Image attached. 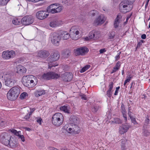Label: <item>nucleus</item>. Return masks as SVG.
I'll return each instance as SVG.
<instances>
[{"label":"nucleus","mask_w":150,"mask_h":150,"mask_svg":"<svg viewBox=\"0 0 150 150\" xmlns=\"http://www.w3.org/2000/svg\"><path fill=\"white\" fill-rule=\"evenodd\" d=\"M22 82L25 86L30 88L35 86L36 84L37 81L36 77L32 75L23 76L22 79Z\"/></svg>","instance_id":"nucleus-1"},{"label":"nucleus","mask_w":150,"mask_h":150,"mask_svg":"<svg viewBox=\"0 0 150 150\" xmlns=\"http://www.w3.org/2000/svg\"><path fill=\"white\" fill-rule=\"evenodd\" d=\"M135 0H123L119 4L121 11L125 13L130 11L133 7L132 4Z\"/></svg>","instance_id":"nucleus-2"},{"label":"nucleus","mask_w":150,"mask_h":150,"mask_svg":"<svg viewBox=\"0 0 150 150\" xmlns=\"http://www.w3.org/2000/svg\"><path fill=\"white\" fill-rule=\"evenodd\" d=\"M20 92L19 88L17 86H14L11 88L7 93V98L10 100H15L18 97Z\"/></svg>","instance_id":"nucleus-3"},{"label":"nucleus","mask_w":150,"mask_h":150,"mask_svg":"<svg viewBox=\"0 0 150 150\" xmlns=\"http://www.w3.org/2000/svg\"><path fill=\"white\" fill-rule=\"evenodd\" d=\"M63 120V116L60 113L57 112L55 113L52 117V123L56 127H59L62 125Z\"/></svg>","instance_id":"nucleus-4"},{"label":"nucleus","mask_w":150,"mask_h":150,"mask_svg":"<svg viewBox=\"0 0 150 150\" xmlns=\"http://www.w3.org/2000/svg\"><path fill=\"white\" fill-rule=\"evenodd\" d=\"M59 74L53 71H49L44 73L42 76V78L44 79L50 80L54 79H57L60 78Z\"/></svg>","instance_id":"nucleus-5"},{"label":"nucleus","mask_w":150,"mask_h":150,"mask_svg":"<svg viewBox=\"0 0 150 150\" xmlns=\"http://www.w3.org/2000/svg\"><path fill=\"white\" fill-rule=\"evenodd\" d=\"M66 131L69 133L77 134L80 132V128L77 124L70 125L69 127H64Z\"/></svg>","instance_id":"nucleus-6"},{"label":"nucleus","mask_w":150,"mask_h":150,"mask_svg":"<svg viewBox=\"0 0 150 150\" xmlns=\"http://www.w3.org/2000/svg\"><path fill=\"white\" fill-rule=\"evenodd\" d=\"M11 136L6 133L2 134L0 136V141L3 144L8 146Z\"/></svg>","instance_id":"nucleus-7"},{"label":"nucleus","mask_w":150,"mask_h":150,"mask_svg":"<svg viewBox=\"0 0 150 150\" xmlns=\"http://www.w3.org/2000/svg\"><path fill=\"white\" fill-rule=\"evenodd\" d=\"M50 37L52 43L56 46H58L61 40L59 35L56 33H51Z\"/></svg>","instance_id":"nucleus-8"},{"label":"nucleus","mask_w":150,"mask_h":150,"mask_svg":"<svg viewBox=\"0 0 150 150\" xmlns=\"http://www.w3.org/2000/svg\"><path fill=\"white\" fill-rule=\"evenodd\" d=\"M106 19V17L103 15H100L96 18L93 23V25L95 26L101 25Z\"/></svg>","instance_id":"nucleus-9"},{"label":"nucleus","mask_w":150,"mask_h":150,"mask_svg":"<svg viewBox=\"0 0 150 150\" xmlns=\"http://www.w3.org/2000/svg\"><path fill=\"white\" fill-rule=\"evenodd\" d=\"M34 19L31 16H26L22 18L21 21V23L24 25H27L32 24Z\"/></svg>","instance_id":"nucleus-10"},{"label":"nucleus","mask_w":150,"mask_h":150,"mask_svg":"<svg viewBox=\"0 0 150 150\" xmlns=\"http://www.w3.org/2000/svg\"><path fill=\"white\" fill-rule=\"evenodd\" d=\"M79 29L75 26L72 27L71 29V34L70 37L73 40H77L79 38Z\"/></svg>","instance_id":"nucleus-11"},{"label":"nucleus","mask_w":150,"mask_h":150,"mask_svg":"<svg viewBox=\"0 0 150 150\" xmlns=\"http://www.w3.org/2000/svg\"><path fill=\"white\" fill-rule=\"evenodd\" d=\"M15 52L13 51H6L3 52L2 57L5 59H8L13 58L15 56Z\"/></svg>","instance_id":"nucleus-12"},{"label":"nucleus","mask_w":150,"mask_h":150,"mask_svg":"<svg viewBox=\"0 0 150 150\" xmlns=\"http://www.w3.org/2000/svg\"><path fill=\"white\" fill-rule=\"evenodd\" d=\"M49 16L47 11H38L36 13V17L39 19L43 20Z\"/></svg>","instance_id":"nucleus-13"},{"label":"nucleus","mask_w":150,"mask_h":150,"mask_svg":"<svg viewBox=\"0 0 150 150\" xmlns=\"http://www.w3.org/2000/svg\"><path fill=\"white\" fill-rule=\"evenodd\" d=\"M88 50V49L86 47L77 48L76 50H74L75 54L76 56L80 55H83L87 53Z\"/></svg>","instance_id":"nucleus-14"},{"label":"nucleus","mask_w":150,"mask_h":150,"mask_svg":"<svg viewBox=\"0 0 150 150\" xmlns=\"http://www.w3.org/2000/svg\"><path fill=\"white\" fill-rule=\"evenodd\" d=\"M131 127V126L128 125L127 123L125 125H122L119 129V132L121 134H123L124 133L127 132L129 129Z\"/></svg>","instance_id":"nucleus-15"},{"label":"nucleus","mask_w":150,"mask_h":150,"mask_svg":"<svg viewBox=\"0 0 150 150\" xmlns=\"http://www.w3.org/2000/svg\"><path fill=\"white\" fill-rule=\"evenodd\" d=\"M62 78L65 81H70L73 78L71 73L69 72H66L62 76Z\"/></svg>","instance_id":"nucleus-16"},{"label":"nucleus","mask_w":150,"mask_h":150,"mask_svg":"<svg viewBox=\"0 0 150 150\" xmlns=\"http://www.w3.org/2000/svg\"><path fill=\"white\" fill-rule=\"evenodd\" d=\"M18 143L16 138L11 137L9 141L8 146L12 148H15L18 146Z\"/></svg>","instance_id":"nucleus-17"},{"label":"nucleus","mask_w":150,"mask_h":150,"mask_svg":"<svg viewBox=\"0 0 150 150\" xmlns=\"http://www.w3.org/2000/svg\"><path fill=\"white\" fill-rule=\"evenodd\" d=\"M59 55L57 52H54L47 58V60L48 61H56L59 59Z\"/></svg>","instance_id":"nucleus-18"},{"label":"nucleus","mask_w":150,"mask_h":150,"mask_svg":"<svg viewBox=\"0 0 150 150\" xmlns=\"http://www.w3.org/2000/svg\"><path fill=\"white\" fill-rule=\"evenodd\" d=\"M10 131L15 135L18 137L19 138L21 139L22 141L23 142L25 141L24 137L23 135H21V132L20 131L17 132L16 130L14 129H10Z\"/></svg>","instance_id":"nucleus-19"},{"label":"nucleus","mask_w":150,"mask_h":150,"mask_svg":"<svg viewBox=\"0 0 150 150\" xmlns=\"http://www.w3.org/2000/svg\"><path fill=\"white\" fill-rule=\"evenodd\" d=\"M57 6L55 5L54 4H52L48 6L47 9V12L49 13H57L56 12V6Z\"/></svg>","instance_id":"nucleus-20"},{"label":"nucleus","mask_w":150,"mask_h":150,"mask_svg":"<svg viewBox=\"0 0 150 150\" xmlns=\"http://www.w3.org/2000/svg\"><path fill=\"white\" fill-rule=\"evenodd\" d=\"M50 54L49 52L46 50L40 51L38 53V56L41 58H45L48 57Z\"/></svg>","instance_id":"nucleus-21"},{"label":"nucleus","mask_w":150,"mask_h":150,"mask_svg":"<svg viewBox=\"0 0 150 150\" xmlns=\"http://www.w3.org/2000/svg\"><path fill=\"white\" fill-rule=\"evenodd\" d=\"M70 125L72 124H77L79 123L78 118L74 115L71 116L69 118Z\"/></svg>","instance_id":"nucleus-22"},{"label":"nucleus","mask_w":150,"mask_h":150,"mask_svg":"<svg viewBox=\"0 0 150 150\" xmlns=\"http://www.w3.org/2000/svg\"><path fill=\"white\" fill-rule=\"evenodd\" d=\"M60 36L61 37V39L62 38L63 40H67L69 39L70 36L67 32L63 31L60 34Z\"/></svg>","instance_id":"nucleus-23"},{"label":"nucleus","mask_w":150,"mask_h":150,"mask_svg":"<svg viewBox=\"0 0 150 150\" xmlns=\"http://www.w3.org/2000/svg\"><path fill=\"white\" fill-rule=\"evenodd\" d=\"M128 106V115L129 116V117L130 119H131L132 122V123H133V124L134 125H137L138 124V123L137 122L136 120V118H135L132 115V112H131L130 110L131 109V107H129V105Z\"/></svg>","instance_id":"nucleus-24"},{"label":"nucleus","mask_w":150,"mask_h":150,"mask_svg":"<svg viewBox=\"0 0 150 150\" xmlns=\"http://www.w3.org/2000/svg\"><path fill=\"white\" fill-rule=\"evenodd\" d=\"M15 82V81L11 78L5 80L6 85L9 87H11L14 85Z\"/></svg>","instance_id":"nucleus-25"},{"label":"nucleus","mask_w":150,"mask_h":150,"mask_svg":"<svg viewBox=\"0 0 150 150\" xmlns=\"http://www.w3.org/2000/svg\"><path fill=\"white\" fill-rule=\"evenodd\" d=\"M17 73L20 74H22L25 73L26 71V69L25 68L21 65H18L17 67Z\"/></svg>","instance_id":"nucleus-26"},{"label":"nucleus","mask_w":150,"mask_h":150,"mask_svg":"<svg viewBox=\"0 0 150 150\" xmlns=\"http://www.w3.org/2000/svg\"><path fill=\"white\" fill-rule=\"evenodd\" d=\"M121 112L122 113L123 117L125 118V122L127 121V112L125 109L124 105L122 104L121 106Z\"/></svg>","instance_id":"nucleus-27"},{"label":"nucleus","mask_w":150,"mask_h":150,"mask_svg":"<svg viewBox=\"0 0 150 150\" xmlns=\"http://www.w3.org/2000/svg\"><path fill=\"white\" fill-rule=\"evenodd\" d=\"M71 54L70 51L68 49H65L62 52V56L64 58H68Z\"/></svg>","instance_id":"nucleus-28"},{"label":"nucleus","mask_w":150,"mask_h":150,"mask_svg":"<svg viewBox=\"0 0 150 150\" xmlns=\"http://www.w3.org/2000/svg\"><path fill=\"white\" fill-rule=\"evenodd\" d=\"M91 34L93 35L94 40L98 38L100 36V32L98 31H92L91 32Z\"/></svg>","instance_id":"nucleus-29"},{"label":"nucleus","mask_w":150,"mask_h":150,"mask_svg":"<svg viewBox=\"0 0 150 150\" xmlns=\"http://www.w3.org/2000/svg\"><path fill=\"white\" fill-rule=\"evenodd\" d=\"M121 16L119 15H117L115 19L114 23V26L115 28L118 27L119 25L120 22V19Z\"/></svg>","instance_id":"nucleus-30"},{"label":"nucleus","mask_w":150,"mask_h":150,"mask_svg":"<svg viewBox=\"0 0 150 150\" xmlns=\"http://www.w3.org/2000/svg\"><path fill=\"white\" fill-rule=\"evenodd\" d=\"M11 74L10 71H7L4 73L2 77H4L5 80L11 78Z\"/></svg>","instance_id":"nucleus-31"},{"label":"nucleus","mask_w":150,"mask_h":150,"mask_svg":"<svg viewBox=\"0 0 150 150\" xmlns=\"http://www.w3.org/2000/svg\"><path fill=\"white\" fill-rule=\"evenodd\" d=\"M45 91L43 90L37 91L35 92V95L36 97H38L42 95L45 94Z\"/></svg>","instance_id":"nucleus-32"},{"label":"nucleus","mask_w":150,"mask_h":150,"mask_svg":"<svg viewBox=\"0 0 150 150\" xmlns=\"http://www.w3.org/2000/svg\"><path fill=\"white\" fill-rule=\"evenodd\" d=\"M60 110H61L63 111L64 112L69 113V107L67 106H63L60 107Z\"/></svg>","instance_id":"nucleus-33"},{"label":"nucleus","mask_w":150,"mask_h":150,"mask_svg":"<svg viewBox=\"0 0 150 150\" xmlns=\"http://www.w3.org/2000/svg\"><path fill=\"white\" fill-rule=\"evenodd\" d=\"M100 108V107L99 105H94L92 108L91 110L93 112H96Z\"/></svg>","instance_id":"nucleus-34"},{"label":"nucleus","mask_w":150,"mask_h":150,"mask_svg":"<svg viewBox=\"0 0 150 150\" xmlns=\"http://www.w3.org/2000/svg\"><path fill=\"white\" fill-rule=\"evenodd\" d=\"M16 8L17 10L20 11L21 12H22L24 10L21 4L17 5L16 6Z\"/></svg>","instance_id":"nucleus-35"},{"label":"nucleus","mask_w":150,"mask_h":150,"mask_svg":"<svg viewBox=\"0 0 150 150\" xmlns=\"http://www.w3.org/2000/svg\"><path fill=\"white\" fill-rule=\"evenodd\" d=\"M50 25L52 28L55 27L58 25L57 22L56 21H51L50 23Z\"/></svg>","instance_id":"nucleus-36"},{"label":"nucleus","mask_w":150,"mask_h":150,"mask_svg":"<svg viewBox=\"0 0 150 150\" xmlns=\"http://www.w3.org/2000/svg\"><path fill=\"white\" fill-rule=\"evenodd\" d=\"M90 67V66L89 65H86L83 67L80 70V72L81 73L85 72V71L88 69Z\"/></svg>","instance_id":"nucleus-37"},{"label":"nucleus","mask_w":150,"mask_h":150,"mask_svg":"<svg viewBox=\"0 0 150 150\" xmlns=\"http://www.w3.org/2000/svg\"><path fill=\"white\" fill-rule=\"evenodd\" d=\"M10 0H0V5H6Z\"/></svg>","instance_id":"nucleus-38"},{"label":"nucleus","mask_w":150,"mask_h":150,"mask_svg":"<svg viewBox=\"0 0 150 150\" xmlns=\"http://www.w3.org/2000/svg\"><path fill=\"white\" fill-rule=\"evenodd\" d=\"M53 61H49L48 62V69H51L52 67H55L57 66V64H56L54 62H52Z\"/></svg>","instance_id":"nucleus-39"},{"label":"nucleus","mask_w":150,"mask_h":150,"mask_svg":"<svg viewBox=\"0 0 150 150\" xmlns=\"http://www.w3.org/2000/svg\"><path fill=\"white\" fill-rule=\"evenodd\" d=\"M112 122L116 124H121L122 123V121L119 118H115Z\"/></svg>","instance_id":"nucleus-40"},{"label":"nucleus","mask_w":150,"mask_h":150,"mask_svg":"<svg viewBox=\"0 0 150 150\" xmlns=\"http://www.w3.org/2000/svg\"><path fill=\"white\" fill-rule=\"evenodd\" d=\"M12 23L13 24L15 25H19L20 23V20L18 19H14L12 21Z\"/></svg>","instance_id":"nucleus-41"},{"label":"nucleus","mask_w":150,"mask_h":150,"mask_svg":"<svg viewBox=\"0 0 150 150\" xmlns=\"http://www.w3.org/2000/svg\"><path fill=\"white\" fill-rule=\"evenodd\" d=\"M93 35L91 34V32L90 33L88 37H86L85 39L86 41L90 39L93 38L94 39V37H93Z\"/></svg>","instance_id":"nucleus-42"},{"label":"nucleus","mask_w":150,"mask_h":150,"mask_svg":"<svg viewBox=\"0 0 150 150\" xmlns=\"http://www.w3.org/2000/svg\"><path fill=\"white\" fill-rule=\"evenodd\" d=\"M63 7L62 6H59L57 7H56V11L57 13L61 12L62 10Z\"/></svg>","instance_id":"nucleus-43"},{"label":"nucleus","mask_w":150,"mask_h":150,"mask_svg":"<svg viewBox=\"0 0 150 150\" xmlns=\"http://www.w3.org/2000/svg\"><path fill=\"white\" fill-rule=\"evenodd\" d=\"M143 134L146 137H147L150 135V133L148 130L146 129H144V130Z\"/></svg>","instance_id":"nucleus-44"},{"label":"nucleus","mask_w":150,"mask_h":150,"mask_svg":"<svg viewBox=\"0 0 150 150\" xmlns=\"http://www.w3.org/2000/svg\"><path fill=\"white\" fill-rule=\"evenodd\" d=\"M28 96V94L26 92H23L20 95V97L21 99L25 98Z\"/></svg>","instance_id":"nucleus-45"},{"label":"nucleus","mask_w":150,"mask_h":150,"mask_svg":"<svg viewBox=\"0 0 150 150\" xmlns=\"http://www.w3.org/2000/svg\"><path fill=\"white\" fill-rule=\"evenodd\" d=\"M112 94V91L108 90L107 91L106 95H107L108 96L109 98H110Z\"/></svg>","instance_id":"nucleus-46"},{"label":"nucleus","mask_w":150,"mask_h":150,"mask_svg":"<svg viewBox=\"0 0 150 150\" xmlns=\"http://www.w3.org/2000/svg\"><path fill=\"white\" fill-rule=\"evenodd\" d=\"M70 0H63L62 3L67 5H70Z\"/></svg>","instance_id":"nucleus-47"},{"label":"nucleus","mask_w":150,"mask_h":150,"mask_svg":"<svg viewBox=\"0 0 150 150\" xmlns=\"http://www.w3.org/2000/svg\"><path fill=\"white\" fill-rule=\"evenodd\" d=\"M4 123V120L0 117V127L3 126Z\"/></svg>","instance_id":"nucleus-48"},{"label":"nucleus","mask_w":150,"mask_h":150,"mask_svg":"<svg viewBox=\"0 0 150 150\" xmlns=\"http://www.w3.org/2000/svg\"><path fill=\"white\" fill-rule=\"evenodd\" d=\"M120 61H118L117 62V63L116 64L114 67H115V68H118V69H119L120 67Z\"/></svg>","instance_id":"nucleus-49"},{"label":"nucleus","mask_w":150,"mask_h":150,"mask_svg":"<svg viewBox=\"0 0 150 150\" xmlns=\"http://www.w3.org/2000/svg\"><path fill=\"white\" fill-rule=\"evenodd\" d=\"M113 82H110L109 84V90H111L112 89L113 87Z\"/></svg>","instance_id":"nucleus-50"},{"label":"nucleus","mask_w":150,"mask_h":150,"mask_svg":"<svg viewBox=\"0 0 150 150\" xmlns=\"http://www.w3.org/2000/svg\"><path fill=\"white\" fill-rule=\"evenodd\" d=\"M115 36V33L114 32H112L110 35H109L110 38V39H113L114 38Z\"/></svg>","instance_id":"nucleus-51"},{"label":"nucleus","mask_w":150,"mask_h":150,"mask_svg":"<svg viewBox=\"0 0 150 150\" xmlns=\"http://www.w3.org/2000/svg\"><path fill=\"white\" fill-rule=\"evenodd\" d=\"M96 13V11L93 10L90 12V14L92 16H94L95 15Z\"/></svg>","instance_id":"nucleus-52"},{"label":"nucleus","mask_w":150,"mask_h":150,"mask_svg":"<svg viewBox=\"0 0 150 150\" xmlns=\"http://www.w3.org/2000/svg\"><path fill=\"white\" fill-rule=\"evenodd\" d=\"M146 119L145 120V122L147 124H149V117L148 115H147L146 117Z\"/></svg>","instance_id":"nucleus-53"},{"label":"nucleus","mask_w":150,"mask_h":150,"mask_svg":"<svg viewBox=\"0 0 150 150\" xmlns=\"http://www.w3.org/2000/svg\"><path fill=\"white\" fill-rule=\"evenodd\" d=\"M42 120V119L41 117L36 118L37 122L40 125H41V121Z\"/></svg>","instance_id":"nucleus-54"},{"label":"nucleus","mask_w":150,"mask_h":150,"mask_svg":"<svg viewBox=\"0 0 150 150\" xmlns=\"http://www.w3.org/2000/svg\"><path fill=\"white\" fill-rule=\"evenodd\" d=\"M119 69L118 68H115V67H114L112 70V71L111 72V74H112L113 73H115Z\"/></svg>","instance_id":"nucleus-55"},{"label":"nucleus","mask_w":150,"mask_h":150,"mask_svg":"<svg viewBox=\"0 0 150 150\" xmlns=\"http://www.w3.org/2000/svg\"><path fill=\"white\" fill-rule=\"evenodd\" d=\"M120 88V87L119 86H118V87L116 88V90H115V93H114L115 95L116 96L117 95V94L118 93V90H119Z\"/></svg>","instance_id":"nucleus-56"},{"label":"nucleus","mask_w":150,"mask_h":150,"mask_svg":"<svg viewBox=\"0 0 150 150\" xmlns=\"http://www.w3.org/2000/svg\"><path fill=\"white\" fill-rule=\"evenodd\" d=\"M80 96L81 97V98L83 100H86L87 99V97L86 95L84 94L81 95H80Z\"/></svg>","instance_id":"nucleus-57"},{"label":"nucleus","mask_w":150,"mask_h":150,"mask_svg":"<svg viewBox=\"0 0 150 150\" xmlns=\"http://www.w3.org/2000/svg\"><path fill=\"white\" fill-rule=\"evenodd\" d=\"M27 1H31L33 2L34 3H36L37 2H38V1H42L43 0H27Z\"/></svg>","instance_id":"nucleus-58"},{"label":"nucleus","mask_w":150,"mask_h":150,"mask_svg":"<svg viewBox=\"0 0 150 150\" xmlns=\"http://www.w3.org/2000/svg\"><path fill=\"white\" fill-rule=\"evenodd\" d=\"M127 142V140L125 139H122L121 140V142L122 143V145H124L125 144L126 142Z\"/></svg>","instance_id":"nucleus-59"},{"label":"nucleus","mask_w":150,"mask_h":150,"mask_svg":"<svg viewBox=\"0 0 150 150\" xmlns=\"http://www.w3.org/2000/svg\"><path fill=\"white\" fill-rule=\"evenodd\" d=\"M106 50L105 49H102L100 50L99 52L100 53H103L105 52Z\"/></svg>","instance_id":"nucleus-60"},{"label":"nucleus","mask_w":150,"mask_h":150,"mask_svg":"<svg viewBox=\"0 0 150 150\" xmlns=\"http://www.w3.org/2000/svg\"><path fill=\"white\" fill-rule=\"evenodd\" d=\"M132 78V77L130 76H129V77H128L127 79H126L125 81L127 82H129L130 80Z\"/></svg>","instance_id":"nucleus-61"},{"label":"nucleus","mask_w":150,"mask_h":150,"mask_svg":"<svg viewBox=\"0 0 150 150\" xmlns=\"http://www.w3.org/2000/svg\"><path fill=\"white\" fill-rule=\"evenodd\" d=\"M141 38L143 39H145L146 38V35L145 34H142L141 36Z\"/></svg>","instance_id":"nucleus-62"},{"label":"nucleus","mask_w":150,"mask_h":150,"mask_svg":"<svg viewBox=\"0 0 150 150\" xmlns=\"http://www.w3.org/2000/svg\"><path fill=\"white\" fill-rule=\"evenodd\" d=\"M30 115H29L28 114H27L25 116L24 118L26 120L30 118Z\"/></svg>","instance_id":"nucleus-63"},{"label":"nucleus","mask_w":150,"mask_h":150,"mask_svg":"<svg viewBox=\"0 0 150 150\" xmlns=\"http://www.w3.org/2000/svg\"><path fill=\"white\" fill-rule=\"evenodd\" d=\"M126 148H125V146L124 145H122L121 147V150H126Z\"/></svg>","instance_id":"nucleus-64"}]
</instances>
